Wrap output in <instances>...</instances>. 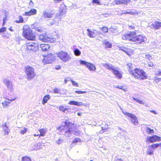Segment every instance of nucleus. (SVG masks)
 Instances as JSON below:
<instances>
[{
  "instance_id": "nucleus-8",
  "label": "nucleus",
  "mask_w": 161,
  "mask_h": 161,
  "mask_svg": "<svg viewBox=\"0 0 161 161\" xmlns=\"http://www.w3.org/2000/svg\"><path fill=\"white\" fill-rule=\"evenodd\" d=\"M56 57L53 54L49 53L47 56L45 57L43 60V62L44 64H50L52 63L56 59Z\"/></svg>"
},
{
  "instance_id": "nucleus-9",
  "label": "nucleus",
  "mask_w": 161,
  "mask_h": 161,
  "mask_svg": "<svg viewBox=\"0 0 161 161\" xmlns=\"http://www.w3.org/2000/svg\"><path fill=\"white\" fill-rule=\"evenodd\" d=\"M160 141H161V138L156 135H154L147 137L146 141L147 142L153 143Z\"/></svg>"
},
{
  "instance_id": "nucleus-1",
  "label": "nucleus",
  "mask_w": 161,
  "mask_h": 161,
  "mask_svg": "<svg viewBox=\"0 0 161 161\" xmlns=\"http://www.w3.org/2000/svg\"><path fill=\"white\" fill-rule=\"evenodd\" d=\"M36 24L34 23L31 25V54L36 55L38 53L39 49V44L35 40L36 36L33 32L36 31L37 26Z\"/></svg>"
},
{
  "instance_id": "nucleus-16",
  "label": "nucleus",
  "mask_w": 161,
  "mask_h": 161,
  "mask_svg": "<svg viewBox=\"0 0 161 161\" xmlns=\"http://www.w3.org/2000/svg\"><path fill=\"white\" fill-rule=\"evenodd\" d=\"M3 83L6 86L9 90H13L12 82L8 79H5L3 81Z\"/></svg>"
},
{
  "instance_id": "nucleus-36",
  "label": "nucleus",
  "mask_w": 161,
  "mask_h": 161,
  "mask_svg": "<svg viewBox=\"0 0 161 161\" xmlns=\"http://www.w3.org/2000/svg\"><path fill=\"white\" fill-rule=\"evenodd\" d=\"M19 20H16L15 22L17 23H23L24 22V20L23 18L21 16H19Z\"/></svg>"
},
{
  "instance_id": "nucleus-56",
  "label": "nucleus",
  "mask_w": 161,
  "mask_h": 161,
  "mask_svg": "<svg viewBox=\"0 0 161 161\" xmlns=\"http://www.w3.org/2000/svg\"><path fill=\"white\" fill-rule=\"evenodd\" d=\"M25 15L26 16H30V10L28 12H25Z\"/></svg>"
},
{
  "instance_id": "nucleus-27",
  "label": "nucleus",
  "mask_w": 161,
  "mask_h": 161,
  "mask_svg": "<svg viewBox=\"0 0 161 161\" xmlns=\"http://www.w3.org/2000/svg\"><path fill=\"white\" fill-rule=\"evenodd\" d=\"M50 97L49 95L47 94L43 98L42 103V104H44L47 103L48 100L50 99Z\"/></svg>"
},
{
  "instance_id": "nucleus-39",
  "label": "nucleus",
  "mask_w": 161,
  "mask_h": 161,
  "mask_svg": "<svg viewBox=\"0 0 161 161\" xmlns=\"http://www.w3.org/2000/svg\"><path fill=\"white\" fill-rule=\"evenodd\" d=\"M69 80H70V81L71 82V83H72V84L74 86H78V85L77 83L76 82L73 80L71 79L70 78H68Z\"/></svg>"
},
{
  "instance_id": "nucleus-31",
  "label": "nucleus",
  "mask_w": 161,
  "mask_h": 161,
  "mask_svg": "<svg viewBox=\"0 0 161 161\" xmlns=\"http://www.w3.org/2000/svg\"><path fill=\"white\" fill-rule=\"evenodd\" d=\"M146 131L148 134H152L154 133V130L153 129H151L150 128H146Z\"/></svg>"
},
{
  "instance_id": "nucleus-29",
  "label": "nucleus",
  "mask_w": 161,
  "mask_h": 161,
  "mask_svg": "<svg viewBox=\"0 0 161 161\" xmlns=\"http://www.w3.org/2000/svg\"><path fill=\"white\" fill-rule=\"evenodd\" d=\"M74 54L76 56H79L80 55L81 52L80 51L78 48H76L74 49Z\"/></svg>"
},
{
  "instance_id": "nucleus-59",
  "label": "nucleus",
  "mask_w": 161,
  "mask_h": 161,
  "mask_svg": "<svg viewBox=\"0 0 161 161\" xmlns=\"http://www.w3.org/2000/svg\"><path fill=\"white\" fill-rule=\"evenodd\" d=\"M156 75L157 76H161V71H158V72L156 74Z\"/></svg>"
},
{
  "instance_id": "nucleus-41",
  "label": "nucleus",
  "mask_w": 161,
  "mask_h": 161,
  "mask_svg": "<svg viewBox=\"0 0 161 161\" xmlns=\"http://www.w3.org/2000/svg\"><path fill=\"white\" fill-rule=\"evenodd\" d=\"M101 30H102L103 31L104 33H107L108 31V29L107 27H103L100 28Z\"/></svg>"
},
{
  "instance_id": "nucleus-38",
  "label": "nucleus",
  "mask_w": 161,
  "mask_h": 161,
  "mask_svg": "<svg viewBox=\"0 0 161 161\" xmlns=\"http://www.w3.org/2000/svg\"><path fill=\"white\" fill-rule=\"evenodd\" d=\"M109 30V31L113 33L116 34L117 33V30L114 28L111 27Z\"/></svg>"
},
{
  "instance_id": "nucleus-60",
  "label": "nucleus",
  "mask_w": 161,
  "mask_h": 161,
  "mask_svg": "<svg viewBox=\"0 0 161 161\" xmlns=\"http://www.w3.org/2000/svg\"><path fill=\"white\" fill-rule=\"evenodd\" d=\"M69 78H70L69 77H68L67 78V79H65L64 80V82L65 84L67 83L68 81H70L68 79Z\"/></svg>"
},
{
  "instance_id": "nucleus-10",
  "label": "nucleus",
  "mask_w": 161,
  "mask_h": 161,
  "mask_svg": "<svg viewBox=\"0 0 161 161\" xmlns=\"http://www.w3.org/2000/svg\"><path fill=\"white\" fill-rule=\"evenodd\" d=\"M123 114L130 117L131 119V121L135 125H137L138 123V119L136 116L130 113L127 112H122Z\"/></svg>"
},
{
  "instance_id": "nucleus-28",
  "label": "nucleus",
  "mask_w": 161,
  "mask_h": 161,
  "mask_svg": "<svg viewBox=\"0 0 161 161\" xmlns=\"http://www.w3.org/2000/svg\"><path fill=\"white\" fill-rule=\"evenodd\" d=\"M150 147L153 149H155L157 147H161V143H155L152 144L150 145Z\"/></svg>"
},
{
  "instance_id": "nucleus-25",
  "label": "nucleus",
  "mask_w": 161,
  "mask_h": 161,
  "mask_svg": "<svg viewBox=\"0 0 161 161\" xmlns=\"http://www.w3.org/2000/svg\"><path fill=\"white\" fill-rule=\"evenodd\" d=\"M69 104L70 105L80 106L83 105V103L82 102H77L75 101H71L69 102Z\"/></svg>"
},
{
  "instance_id": "nucleus-61",
  "label": "nucleus",
  "mask_w": 161,
  "mask_h": 161,
  "mask_svg": "<svg viewBox=\"0 0 161 161\" xmlns=\"http://www.w3.org/2000/svg\"><path fill=\"white\" fill-rule=\"evenodd\" d=\"M115 161H124V160L121 158H118L116 159Z\"/></svg>"
},
{
  "instance_id": "nucleus-30",
  "label": "nucleus",
  "mask_w": 161,
  "mask_h": 161,
  "mask_svg": "<svg viewBox=\"0 0 161 161\" xmlns=\"http://www.w3.org/2000/svg\"><path fill=\"white\" fill-rule=\"evenodd\" d=\"M103 43L107 48H110L112 47L111 44L108 41H104L103 42Z\"/></svg>"
},
{
  "instance_id": "nucleus-17",
  "label": "nucleus",
  "mask_w": 161,
  "mask_h": 161,
  "mask_svg": "<svg viewBox=\"0 0 161 161\" xmlns=\"http://www.w3.org/2000/svg\"><path fill=\"white\" fill-rule=\"evenodd\" d=\"M40 47L42 49V50L44 52H48L50 49V46L48 44H42L40 45Z\"/></svg>"
},
{
  "instance_id": "nucleus-21",
  "label": "nucleus",
  "mask_w": 161,
  "mask_h": 161,
  "mask_svg": "<svg viewBox=\"0 0 161 161\" xmlns=\"http://www.w3.org/2000/svg\"><path fill=\"white\" fill-rule=\"evenodd\" d=\"M2 127L4 132V135H8L10 131V130L8 128V127L6 125V123H5L4 124L2 125Z\"/></svg>"
},
{
  "instance_id": "nucleus-37",
  "label": "nucleus",
  "mask_w": 161,
  "mask_h": 161,
  "mask_svg": "<svg viewBox=\"0 0 161 161\" xmlns=\"http://www.w3.org/2000/svg\"><path fill=\"white\" fill-rule=\"evenodd\" d=\"M119 49L120 50L122 51L125 53L127 54H128V52L127 48L124 47H120L119 48Z\"/></svg>"
},
{
  "instance_id": "nucleus-43",
  "label": "nucleus",
  "mask_w": 161,
  "mask_h": 161,
  "mask_svg": "<svg viewBox=\"0 0 161 161\" xmlns=\"http://www.w3.org/2000/svg\"><path fill=\"white\" fill-rule=\"evenodd\" d=\"M37 11L35 9H31V15H35L36 14Z\"/></svg>"
},
{
  "instance_id": "nucleus-18",
  "label": "nucleus",
  "mask_w": 161,
  "mask_h": 161,
  "mask_svg": "<svg viewBox=\"0 0 161 161\" xmlns=\"http://www.w3.org/2000/svg\"><path fill=\"white\" fill-rule=\"evenodd\" d=\"M53 13L50 11H45L43 13V16L45 18H50L53 17Z\"/></svg>"
},
{
  "instance_id": "nucleus-64",
  "label": "nucleus",
  "mask_w": 161,
  "mask_h": 161,
  "mask_svg": "<svg viewBox=\"0 0 161 161\" xmlns=\"http://www.w3.org/2000/svg\"><path fill=\"white\" fill-rule=\"evenodd\" d=\"M131 65H132V64L131 63L128 64H127V66L129 67V69H131Z\"/></svg>"
},
{
  "instance_id": "nucleus-15",
  "label": "nucleus",
  "mask_w": 161,
  "mask_h": 161,
  "mask_svg": "<svg viewBox=\"0 0 161 161\" xmlns=\"http://www.w3.org/2000/svg\"><path fill=\"white\" fill-rule=\"evenodd\" d=\"M151 28H153L155 30L159 29L161 27V22L156 21L153 22L151 26Z\"/></svg>"
},
{
  "instance_id": "nucleus-54",
  "label": "nucleus",
  "mask_w": 161,
  "mask_h": 161,
  "mask_svg": "<svg viewBox=\"0 0 161 161\" xmlns=\"http://www.w3.org/2000/svg\"><path fill=\"white\" fill-rule=\"evenodd\" d=\"M92 2L93 3L97 4H99L100 3L99 0H92Z\"/></svg>"
},
{
  "instance_id": "nucleus-49",
  "label": "nucleus",
  "mask_w": 161,
  "mask_h": 161,
  "mask_svg": "<svg viewBox=\"0 0 161 161\" xmlns=\"http://www.w3.org/2000/svg\"><path fill=\"white\" fill-rule=\"evenodd\" d=\"M116 88H118L119 89H121L123 90V91H125V86H116Z\"/></svg>"
},
{
  "instance_id": "nucleus-46",
  "label": "nucleus",
  "mask_w": 161,
  "mask_h": 161,
  "mask_svg": "<svg viewBox=\"0 0 161 161\" xmlns=\"http://www.w3.org/2000/svg\"><path fill=\"white\" fill-rule=\"evenodd\" d=\"M145 58L149 60H150L152 58V57L150 54H147L145 55Z\"/></svg>"
},
{
  "instance_id": "nucleus-24",
  "label": "nucleus",
  "mask_w": 161,
  "mask_h": 161,
  "mask_svg": "<svg viewBox=\"0 0 161 161\" xmlns=\"http://www.w3.org/2000/svg\"><path fill=\"white\" fill-rule=\"evenodd\" d=\"M25 72L27 75V79L29 80L30 78V66H26L25 68Z\"/></svg>"
},
{
  "instance_id": "nucleus-50",
  "label": "nucleus",
  "mask_w": 161,
  "mask_h": 161,
  "mask_svg": "<svg viewBox=\"0 0 161 161\" xmlns=\"http://www.w3.org/2000/svg\"><path fill=\"white\" fill-rule=\"evenodd\" d=\"M110 15V14H109L105 13L101 14V15L102 16L101 17L104 16L106 17H108Z\"/></svg>"
},
{
  "instance_id": "nucleus-33",
  "label": "nucleus",
  "mask_w": 161,
  "mask_h": 161,
  "mask_svg": "<svg viewBox=\"0 0 161 161\" xmlns=\"http://www.w3.org/2000/svg\"><path fill=\"white\" fill-rule=\"evenodd\" d=\"M47 40V42H50L51 43L54 42L56 41V39L55 38H52L51 37H50L48 36Z\"/></svg>"
},
{
  "instance_id": "nucleus-44",
  "label": "nucleus",
  "mask_w": 161,
  "mask_h": 161,
  "mask_svg": "<svg viewBox=\"0 0 161 161\" xmlns=\"http://www.w3.org/2000/svg\"><path fill=\"white\" fill-rule=\"evenodd\" d=\"M27 130V128H24L22 129L21 130L20 133L22 134H24L26 132Z\"/></svg>"
},
{
  "instance_id": "nucleus-12",
  "label": "nucleus",
  "mask_w": 161,
  "mask_h": 161,
  "mask_svg": "<svg viewBox=\"0 0 161 161\" xmlns=\"http://www.w3.org/2000/svg\"><path fill=\"white\" fill-rule=\"evenodd\" d=\"M136 33L135 31H130L129 33L125 34L123 35L122 38L123 40H128L130 41H131L130 39L135 36H136Z\"/></svg>"
},
{
  "instance_id": "nucleus-5",
  "label": "nucleus",
  "mask_w": 161,
  "mask_h": 161,
  "mask_svg": "<svg viewBox=\"0 0 161 161\" xmlns=\"http://www.w3.org/2000/svg\"><path fill=\"white\" fill-rule=\"evenodd\" d=\"M132 41L135 42L137 44H141L144 43L147 40L146 37L141 35L135 36L130 39Z\"/></svg>"
},
{
  "instance_id": "nucleus-22",
  "label": "nucleus",
  "mask_w": 161,
  "mask_h": 161,
  "mask_svg": "<svg viewBox=\"0 0 161 161\" xmlns=\"http://www.w3.org/2000/svg\"><path fill=\"white\" fill-rule=\"evenodd\" d=\"M102 65L107 69L110 70L112 71L115 67L112 64H109L107 63H103L102 64Z\"/></svg>"
},
{
  "instance_id": "nucleus-35",
  "label": "nucleus",
  "mask_w": 161,
  "mask_h": 161,
  "mask_svg": "<svg viewBox=\"0 0 161 161\" xmlns=\"http://www.w3.org/2000/svg\"><path fill=\"white\" fill-rule=\"evenodd\" d=\"M81 142V139L80 138H76L74 139L72 141V143L73 144H76V143L80 142Z\"/></svg>"
},
{
  "instance_id": "nucleus-57",
  "label": "nucleus",
  "mask_w": 161,
  "mask_h": 161,
  "mask_svg": "<svg viewBox=\"0 0 161 161\" xmlns=\"http://www.w3.org/2000/svg\"><path fill=\"white\" fill-rule=\"evenodd\" d=\"M62 142V140L61 139H59L57 140L56 141V142L58 144H60Z\"/></svg>"
},
{
  "instance_id": "nucleus-58",
  "label": "nucleus",
  "mask_w": 161,
  "mask_h": 161,
  "mask_svg": "<svg viewBox=\"0 0 161 161\" xmlns=\"http://www.w3.org/2000/svg\"><path fill=\"white\" fill-rule=\"evenodd\" d=\"M95 31L96 32V36L97 35H100L101 34V32L99 31H97L96 30H95Z\"/></svg>"
},
{
  "instance_id": "nucleus-13",
  "label": "nucleus",
  "mask_w": 161,
  "mask_h": 161,
  "mask_svg": "<svg viewBox=\"0 0 161 161\" xmlns=\"http://www.w3.org/2000/svg\"><path fill=\"white\" fill-rule=\"evenodd\" d=\"M16 98H17L15 97L13 98H12L10 99H6V100L4 101L2 103L3 107L4 108H8L11 103L13 101L15 100Z\"/></svg>"
},
{
  "instance_id": "nucleus-63",
  "label": "nucleus",
  "mask_w": 161,
  "mask_h": 161,
  "mask_svg": "<svg viewBox=\"0 0 161 161\" xmlns=\"http://www.w3.org/2000/svg\"><path fill=\"white\" fill-rule=\"evenodd\" d=\"M130 29H135V26L133 25H130L129 26Z\"/></svg>"
},
{
  "instance_id": "nucleus-6",
  "label": "nucleus",
  "mask_w": 161,
  "mask_h": 161,
  "mask_svg": "<svg viewBox=\"0 0 161 161\" xmlns=\"http://www.w3.org/2000/svg\"><path fill=\"white\" fill-rule=\"evenodd\" d=\"M23 36L28 40H30V28L29 25H25L23 28Z\"/></svg>"
},
{
  "instance_id": "nucleus-55",
  "label": "nucleus",
  "mask_w": 161,
  "mask_h": 161,
  "mask_svg": "<svg viewBox=\"0 0 161 161\" xmlns=\"http://www.w3.org/2000/svg\"><path fill=\"white\" fill-rule=\"evenodd\" d=\"M77 94H83L86 93L85 91H75Z\"/></svg>"
},
{
  "instance_id": "nucleus-7",
  "label": "nucleus",
  "mask_w": 161,
  "mask_h": 161,
  "mask_svg": "<svg viewBox=\"0 0 161 161\" xmlns=\"http://www.w3.org/2000/svg\"><path fill=\"white\" fill-rule=\"evenodd\" d=\"M80 64L85 65V66L88 68L90 71H95L96 69L95 65L92 64L88 63L85 60H80Z\"/></svg>"
},
{
  "instance_id": "nucleus-51",
  "label": "nucleus",
  "mask_w": 161,
  "mask_h": 161,
  "mask_svg": "<svg viewBox=\"0 0 161 161\" xmlns=\"http://www.w3.org/2000/svg\"><path fill=\"white\" fill-rule=\"evenodd\" d=\"M133 99L134 100H136V101L138 103H139L141 104H144V101H140L138 99H136L135 98H133Z\"/></svg>"
},
{
  "instance_id": "nucleus-11",
  "label": "nucleus",
  "mask_w": 161,
  "mask_h": 161,
  "mask_svg": "<svg viewBox=\"0 0 161 161\" xmlns=\"http://www.w3.org/2000/svg\"><path fill=\"white\" fill-rule=\"evenodd\" d=\"M64 123L65 124L64 125H61L57 128V129L59 130L60 132H62L63 131H64L65 130V126L68 128L69 127H72L74 126V124L66 121H65Z\"/></svg>"
},
{
  "instance_id": "nucleus-14",
  "label": "nucleus",
  "mask_w": 161,
  "mask_h": 161,
  "mask_svg": "<svg viewBox=\"0 0 161 161\" xmlns=\"http://www.w3.org/2000/svg\"><path fill=\"white\" fill-rule=\"evenodd\" d=\"M39 131L40 133V134H35L34 135L35 136H38L39 137H40L42 136H45V134L47 132V130L46 129L42 128L39 130Z\"/></svg>"
},
{
  "instance_id": "nucleus-32",
  "label": "nucleus",
  "mask_w": 161,
  "mask_h": 161,
  "mask_svg": "<svg viewBox=\"0 0 161 161\" xmlns=\"http://www.w3.org/2000/svg\"><path fill=\"white\" fill-rule=\"evenodd\" d=\"M70 129V127H69V129L67 130L65 132V135L67 137H69L71 135V131L69 130Z\"/></svg>"
},
{
  "instance_id": "nucleus-45",
  "label": "nucleus",
  "mask_w": 161,
  "mask_h": 161,
  "mask_svg": "<svg viewBox=\"0 0 161 161\" xmlns=\"http://www.w3.org/2000/svg\"><path fill=\"white\" fill-rule=\"evenodd\" d=\"M30 158L27 157H23L22 158V161H30Z\"/></svg>"
},
{
  "instance_id": "nucleus-52",
  "label": "nucleus",
  "mask_w": 161,
  "mask_h": 161,
  "mask_svg": "<svg viewBox=\"0 0 161 161\" xmlns=\"http://www.w3.org/2000/svg\"><path fill=\"white\" fill-rule=\"evenodd\" d=\"M147 154L151 155L153 154V151L151 150H148L147 151Z\"/></svg>"
},
{
  "instance_id": "nucleus-53",
  "label": "nucleus",
  "mask_w": 161,
  "mask_h": 161,
  "mask_svg": "<svg viewBox=\"0 0 161 161\" xmlns=\"http://www.w3.org/2000/svg\"><path fill=\"white\" fill-rule=\"evenodd\" d=\"M6 28L5 27H3L0 29V33L5 31H6Z\"/></svg>"
},
{
  "instance_id": "nucleus-3",
  "label": "nucleus",
  "mask_w": 161,
  "mask_h": 161,
  "mask_svg": "<svg viewBox=\"0 0 161 161\" xmlns=\"http://www.w3.org/2000/svg\"><path fill=\"white\" fill-rule=\"evenodd\" d=\"M60 59L64 63L70 61L71 58L70 55L66 52L62 51L57 54Z\"/></svg>"
},
{
  "instance_id": "nucleus-19",
  "label": "nucleus",
  "mask_w": 161,
  "mask_h": 161,
  "mask_svg": "<svg viewBox=\"0 0 161 161\" xmlns=\"http://www.w3.org/2000/svg\"><path fill=\"white\" fill-rule=\"evenodd\" d=\"M113 73L118 78L120 79L122 77V75L121 73L117 70V68L116 67L114 68L112 71Z\"/></svg>"
},
{
  "instance_id": "nucleus-47",
  "label": "nucleus",
  "mask_w": 161,
  "mask_h": 161,
  "mask_svg": "<svg viewBox=\"0 0 161 161\" xmlns=\"http://www.w3.org/2000/svg\"><path fill=\"white\" fill-rule=\"evenodd\" d=\"M161 81V78H158L155 77V79L154 80V81L156 83H158V82Z\"/></svg>"
},
{
  "instance_id": "nucleus-48",
  "label": "nucleus",
  "mask_w": 161,
  "mask_h": 161,
  "mask_svg": "<svg viewBox=\"0 0 161 161\" xmlns=\"http://www.w3.org/2000/svg\"><path fill=\"white\" fill-rule=\"evenodd\" d=\"M80 131L79 130H75L73 132V134L76 136H78L80 135Z\"/></svg>"
},
{
  "instance_id": "nucleus-23",
  "label": "nucleus",
  "mask_w": 161,
  "mask_h": 161,
  "mask_svg": "<svg viewBox=\"0 0 161 161\" xmlns=\"http://www.w3.org/2000/svg\"><path fill=\"white\" fill-rule=\"evenodd\" d=\"M116 4H127L130 2V0H115Z\"/></svg>"
},
{
  "instance_id": "nucleus-62",
  "label": "nucleus",
  "mask_w": 161,
  "mask_h": 161,
  "mask_svg": "<svg viewBox=\"0 0 161 161\" xmlns=\"http://www.w3.org/2000/svg\"><path fill=\"white\" fill-rule=\"evenodd\" d=\"M61 68V67L59 65H58L57 66H56V67H55V69H60Z\"/></svg>"
},
{
  "instance_id": "nucleus-4",
  "label": "nucleus",
  "mask_w": 161,
  "mask_h": 161,
  "mask_svg": "<svg viewBox=\"0 0 161 161\" xmlns=\"http://www.w3.org/2000/svg\"><path fill=\"white\" fill-rule=\"evenodd\" d=\"M66 12V11L65 8L62 9L61 8H60L59 14H57L56 16L55 17L53 20H51V21L50 22V23L49 24L50 25H52L56 23V19L60 20L63 17H64V16Z\"/></svg>"
},
{
  "instance_id": "nucleus-20",
  "label": "nucleus",
  "mask_w": 161,
  "mask_h": 161,
  "mask_svg": "<svg viewBox=\"0 0 161 161\" xmlns=\"http://www.w3.org/2000/svg\"><path fill=\"white\" fill-rule=\"evenodd\" d=\"M87 35L90 37L94 38L96 37V34L95 30H94L93 31H91L89 29H87Z\"/></svg>"
},
{
  "instance_id": "nucleus-26",
  "label": "nucleus",
  "mask_w": 161,
  "mask_h": 161,
  "mask_svg": "<svg viewBox=\"0 0 161 161\" xmlns=\"http://www.w3.org/2000/svg\"><path fill=\"white\" fill-rule=\"evenodd\" d=\"M47 36H45L44 34H41L39 37V39L44 42H47Z\"/></svg>"
},
{
  "instance_id": "nucleus-42",
  "label": "nucleus",
  "mask_w": 161,
  "mask_h": 161,
  "mask_svg": "<svg viewBox=\"0 0 161 161\" xmlns=\"http://www.w3.org/2000/svg\"><path fill=\"white\" fill-rule=\"evenodd\" d=\"M26 50L27 51V52L30 51V42H28L26 44Z\"/></svg>"
},
{
  "instance_id": "nucleus-40",
  "label": "nucleus",
  "mask_w": 161,
  "mask_h": 161,
  "mask_svg": "<svg viewBox=\"0 0 161 161\" xmlns=\"http://www.w3.org/2000/svg\"><path fill=\"white\" fill-rule=\"evenodd\" d=\"M34 71V69L32 67H31V79L33 78L35 75Z\"/></svg>"
},
{
  "instance_id": "nucleus-2",
  "label": "nucleus",
  "mask_w": 161,
  "mask_h": 161,
  "mask_svg": "<svg viewBox=\"0 0 161 161\" xmlns=\"http://www.w3.org/2000/svg\"><path fill=\"white\" fill-rule=\"evenodd\" d=\"M130 71V73L135 78H137L140 80H143L147 78V76L146 73L142 69H136L134 70V72L131 70Z\"/></svg>"
},
{
  "instance_id": "nucleus-34",
  "label": "nucleus",
  "mask_w": 161,
  "mask_h": 161,
  "mask_svg": "<svg viewBox=\"0 0 161 161\" xmlns=\"http://www.w3.org/2000/svg\"><path fill=\"white\" fill-rule=\"evenodd\" d=\"M59 110L62 111L63 112H65V111L68 110L67 108H66L64 106H60L59 107Z\"/></svg>"
}]
</instances>
